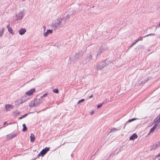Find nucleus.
<instances>
[{"instance_id":"nucleus-1","label":"nucleus","mask_w":160,"mask_h":160,"mask_svg":"<svg viewBox=\"0 0 160 160\" xmlns=\"http://www.w3.org/2000/svg\"><path fill=\"white\" fill-rule=\"evenodd\" d=\"M62 21L61 17H58L53 22L52 24L53 26L57 28H60L61 25Z\"/></svg>"},{"instance_id":"nucleus-2","label":"nucleus","mask_w":160,"mask_h":160,"mask_svg":"<svg viewBox=\"0 0 160 160\" xmlns=\"http://www.w3.org/2000/svg\"><path fill=\"white\" fill-rule=\"evenodd\" d=\"M50 150V148L49 147H46L43 149L38 154L37 158L40 156L43 157L44 155L46 153Z\"/></svg>"},{"instance_id":"nucleus-3","label":"nucleus","mask_w":160,"mask_h":160,"mask_svg":"<svg viewBox=\"0 0 160 160\" xmlns=\"http://www.w3.org/2000/svg\"><path fill=\"white\" fill-rule=\"evenodd\" d=\"M106 61H101V62L97 65L96 69L97 70H101L106 65Z\"/></svg>"},{"instance_id":"nucleus-4","label":"nucleus","mask_w":160,"mask_h":160,"mask_svg":"<svg viewBox=\"0 0 160 160\" xmlns=\"http://www.w3.org/2000/svg\"><path fill=\"white\" fill-rule=\"evenodd\" d=\"M23 12L22 11H19L16 15V20L17 21L21 20L23 17Z\"/></svg>"},{"instance_id":"nucleus-5","label":"nucleus","mask_w":160,"mask_h":160,"mask_svg":"<svg viewBox=\"0 0 160 160\" xmlns=\"http://www.w3.org/2000/svg\"><path fill=\"white\" fill-rule=\"evenodd\" d=\"M158 127V128H157V129H158L160 128V125L159 124H158V123H155L153 127L150 129L149 131V133L153 132L155 130V128Z\"/></svg>"},{"instance_id":"nucleus-6","label":"nucleus","mask_w":160,"mask_h":160,"mask_svg":"<svg viewBox=\"0 0 160 160\" xmlns=\"http://www.w3.org/2000/svg\"><path fill=\"white\" fill-rule=\"evenodd\" d=\"M52 33V29H48L46 32H43V35L44 37H47L50 34Z\"/></svg>"},{"instance_id":"nucleus-7","label":"nucleus","mask_w":160,"mask_h":160,"mask_svg":"<svg viewBox=\"0 0 160 160\" xmlns=\"http://www.w3.org/2000/svg\"><path fill=\"white\" fill-rule=\"evenodd\" d=\"M33 102H34L36 105V107H37L42 102V101L40 98L38 99L36 98L34 99L33 100Z\"/></svg>"},{"instance_id":"nucleus-8","label":"nucleus","mask_w":160,"mask_h":160,"mask_svg":"<svg viewBox=\"0 0 160 160\" xmlns=\"http://www.w3.org/2000/svg\"><path fill=\"white\" fill-rule=\"evenodd\" d=\"M35 91V88H32L30 89L29 90L26 92L25 94L26 95H27L28 96H30L33 94V92H34Z\"/></svg>"},{"instance_id":"nucleus-9","label":"nucleus","mask_w":160,"mask_h":160,"mask_svg":"<svg viewBox=\"0 0 160 160\" xmlns=\"http://www.w3.org/2000/svg\"><path fill=\"white\" fill-rule=\"evenodd\" d=\"M7 27L8 29V31L9 33L12 35H13L14 34V32L13 31L12 28L9 26V25H8Z\"/></svg>"},{"instance_id":"nucleus-10","label":"nucleus","mask_w":160,"mask_h":160,"mask_svg":"<svg viewBox=\"0 0 160 160\" xmlns=\"http://www.w3.org/2000/svg\"><path fill=\"white\" fill-rule=\"evenodd\" d=\"M17 134H10L7 135V138L8 139H11L17 136Z\"/></svg>"},{"instance_id":"nucleus-11","label":"nucleus","mask_w":160,"mask_h":160,"mask_svg":"<svg viewBox=\"0 0 160 160\" xmlns=\"http://www.w3.org/2000/svg\"><path fill=\"white\" fill-rule=\"evenodd\" d=\"M138 136L136 133L133 134L129 138L130 140H134L137 138Z\"/></svg>"},{"instance_id":"nucleus-12","label":"nucleus","mask_w":160,"mask_h":160,"mask_svg":"<svg viewBox=\"0 0 160 160\" xmlns=\"http://www.w3.org/2000/svg\"><path fill=\"white\" fill-rule=\"evenodd\" d=\"M5 109L7 111H10V109L12 108V106L9 104H6L5 105Z\"/></svg>"},{"instance_id":"nucleus-13","label":"nucleus","mask_w":160,"mask_h":160,"mask_svg":"<svg viewBox=\"0 0 160 160\" xmlns=\"http://www.w3.org/2000/svg\"><path fill=\"white\" fill-rule=\"evenodd\" d=\"M26 30L25 28H21L18 31L19 34L21 35H22L25 33L26 32Z\"/></svg>"},{"instance_id":"nucleus-14","label":"nucleus","mask_w":160,"mask_h":160,"mask_svg":"<svg viewBox=\"0 0 160 160\" xmlns=\"http://www.w3.org/2000/svg\"><path fill=\"white\" fill-rule=\"evenodd\" d=\"M13 114L14 117H16L19 114L20 112L18 110H16L15 111H13L12 112Z\"/></svg>"},{"instance_id":"nucleus-15","label":"nucleus","mask_w":160,"mask_h":160,"mask_svg":"<svg viewBox=\"0 0 160 160\" xmlns=\"http://www.w3.org/2000/svg\"><path fill=\"white\" fill-rule=\"evenodd\" d=\"M31 142H33L35 140V137L34 135L32 133H31L30 136Z\"/></svg>"},{"instance_id":"nucleus-16","label":"nucleus","mask_w":160,"mask_h":160,"mask_svg":"<svg viewBox=\"0 0 160 160\" xmlns=\"http://www.w3.org/2000/svg\"><path fill=\"white\" fill-rule=\"evenodd\" d=\"M29 106L30 108H32L33 107H36V105L34 103V102H33V101H31V102L29 104Z\"/></svg>"},{"instance_id":"nucleus-17","label":"nucleus","mask_w":160,"mask_h":160,"mask_svg":"<svg viewBox=\"0 0 160 160\" xmlns=\"http://www.w3.org/2000/svg\"><path fill=\"white\" fill-rule=\"evenodd\" d=\"M23 128L22 130V132H24L26 131L27 130V128L25 123L22 124Z\"/></svg>"},{"instance_id":"nucleus-18","label":"nucleus","mask_w":160,"mask_h":160,"mask_svg":"<svg viewBox=\"0 0 160 160\" xmlns=\"http://www.w3.org/2000/svg\"><path fill=\"white\" fill-rule=\"evenodd\" d=\"M118 130V129H117L116 128H113L110 129V131H109V133H110L112 132H115L116 131Z\"/></svg>"},{"instance_id":"nucleus-19","label":"nucleus","mask_w":160,"mask_h":160,"mask_svg":"<svg viewBox=\"0 0 160 160\" xmlns=\"http://www.w3.org/2000/svg\"><path fill=\"white\" fill-rule=\"evenodd\" d=\"M31 113L32 112H29L28 113H26L25 114H24V115H22L21 117H20L19 118V119H22V118H23L25 117H26L28 115L29 113Z\"/></svg>"},{"instance_id":"nucleus-20","label":"nucleus","mask_w":160,"mask_h":160,"mask_svg":"<svg viewBox=\"0 0 160 160\" xmlns=\"http://www.w3.org/2000/svg\"><path fill=\"white\" fill-rule=\"evenodd\" d=\"M155 146L154 148H157L160 145V141L156 142L155 143Z\"/></svg>"},{"instance_id":"nucleus-21","label":"nucleus","mask_w":160,"mask_h":160,"mask_svg":"<svg viewBox=\"0 0 160 160\" xmlns=\"http://www.w3.org/2000/svg\"><path fill=\"white\" fill-rule=\"evenodd\" d=\"M148 79L147 78H146L143 81H142L141 82V84H144L146 82H147L148 81Z\"/></svg>"},{"instance_id":"nucleus-22","label":"nucleus","mask_w":160,"mask_h":160,"mask_svg":"<svg viewBox=\"0 0 160 160\" xmlns=\"http://www.w3.org/2000/svg\"><path fill=\"white\" fill-rule=\"evenodd\" d=\"M137 119V118H132L131 119H130L128 120L127 122H132L134 120H136Z\"/></svg>"},{"instance_id":"nucleus-23","label":"nucleus","mask_w":160,"mask_h":160,"mask_svg":"<svg viewBox=\"0 0 160 160\" xmlns=\"http://www.w3.org/2000/svg\"><path fill=\"white\" fill-rule=\"evenodd\" d=\"M54 92L56 93H59V91L57 88H55L53 90Z\"/></svg>"},{"instance_id":"nucleus-24","label":"nucleus","mask_w":160,"mask_h":160,"mask_svg":"<svg viewBox=\"0 0 160 160\" xmlns=\"http://www.w3.org/2000/svg\"><path fill=\"white\" fill-rule=\"evenodd\" d=\"M84 100L85 99H82L78 101L77 103L79 104L82 102H83L84 101Z\"/></svg>"},{"instance_id":"nucleus-25","label":"nucleus","mask_w":160,"mask_h":160,"mask_svg":"<svg viewBox=\"0 0 160 160\" xmlns=\"http://www.w3.org/2000/svg\"><path fill=\"white\" fill-rule=\"evenodd\" d=\"M48 95V93H45L43 94V95L40 98L41 99L43 97H45L47 96Z\"/></svg>"},{"instance_id":"nucleus-26","label":"nucleus","mask_w":160,"mask_h":160,"mask_svg":"<svg viewBox=\"0 0 160 160\" xmlns=\"http://www.w3.org/2000/svg\"><path fill=\"white\" fill-rule=\"evenodd\" d=\"M160 119H158V118L157 117L154 120V122H158L159 120Z\"/></svg>"},{"instance_id":"nucleus-27","label":"nucleus","mask_w":160,"mask_h":160,"mask_svg":"<svg viewBox=\"0 0 160 160\" xmlns=\"http://www.w3.org/2000/svg\"><path fill=\"white\" fill-rule=\"evenodd\" d=\"M115 153V151L113 152L109 156V157L113 156Z\"/></svg>"},{"instance_id":"nucleus-28","label":"nucleus","mask_w":160,"mask_h":160,"mask_svg":"<svg viewBox=\"0 0 160 160\" xmlns=\"http://www.w3.org/2000/svg\"><path fill=\"white\" fill-rule=\"evenodd\" d=\"M108 101V99H105L103 102L102 103V104H104V103L107 102Z\"/></svg>"},{"instance_id":"nucleus-29","label":"nucleus","mask_w":160,"mask_h":160,"mask_svg":"<svg viewBox=\"0 0 160 160\" xmlns=\"http://www.w3.org/2000/svg\"><path fill=\"white\" fill-rule=\"evenodd\" d=\"M102 103L101 104H98L97 106V108H100L102 107Z\"/></svg>"},{"instance_id":"nucleus-30","label":"nucleus","mask_w":160,"mask_h":160,"mask_svg":"<svg viewBox=\"0 0 160 160\" xmlns=\"http://www.w3.org/2000/svg\"><path fill=\"white\" fill-rule=\"evenodd\" d=\"M3 29H2V30L0 31V36H1L3 34Z\"/></svg>"},{"instance_id":"nucleus-31","label":"nucleus","mask_w":160,"mask_h":160,"mask_svg":"<svg viewBox=\"0 0 160 160\" xmlns=\"http://www.w3.org/2000/svg\"><path fill=\"white\" fill-rule=\"evenodd\" d=\"M155 146V145L153 144L152 146V149L154 150L156 148H154Z\"/></svg>"},{"instance_id":"nucleus-32","label":"nucleus","mask_w":160,"mask_h":160,"mask_svg":"<svg viewBox=\"0 0 160 160\" xmlns=\"http://www.w3.org/2000/svg\"><path fill=\"white\" fill-rule=\"evenodd\" d=\"M6 123H7V122H3V124L4 125L3 127H5V126L4 125L6 124Z\"/></svg>"},{"instance_id":"nucleus-33","label":"nucleus","mask_w":160,"mask_h":160,"mask_svg":"<svg viewBox=\"0 0 160 160\" xmlns=\"http://www.w3.org/2000/svg\"><path fill=\"white\" fill-rule=\"evenodd\" d=\"M93 97V95H90L89 97V98H92V97Z\"/></svg>"},{"instance_id":"nucleus-34","label":"nucleus","mask_w":160,"mask_h":160,"mask_svg":"<svg viewBox=\"0 0 160 160\" xmlns=\"http://www.w3.org/2000/svg\"><path fill=\"white\" fill-rule=\"evenodd\" d=\"M155 160V158H154L152 157L150 158V160Z\"/></svg>"},{"instance_id":"nucleus-35","label":"nucleus","mask_w":160,"mask_h":160,"mask_svg":"<svg viewBox=\"0 0 160 160\" xmlns=\"http://www.w3.org/2000/svg\"><path fill=\"white\" fill-rule=\"evenodd\" d=\"M94 113V111H92L91 112H90V114L91 115H92V114H93V113Z\"/></svg>"},{"instance_id":"nucleus-36","label":"nucleus","mask_w":160,"mask_h":160,"mask_svg":"<svg viewBox=\"0 0 160 160\" xmlns=\"http://www.w3.org/2000/svg\"><path fill=\"white\" fill-rule=\"evenodd\" d=\"M157 157H160V152L157 155Z\"/></svg>"},{"instance_id":"nucleus-37","label":"nucleus","mask_w":160,"mask_h":160,"mask_svg":"<svg viewBox=\"0 0 160 160\" xmlns=\"http://www.w3.org/2000/svg\"><path fill=\"white\" fill-rule=\"evenodd\" d=\"M157 117L158 118V119H159L160 120V114H159L158 115V116Z\"/></svg>"},{"instance_id":"nucleus-38","label":"nucleus","mask_w":160,"mask_h":160,"mask_svg":"<svg viewBox=\"0 0 160 160\" xmlns=\"http://www.w3.org/2000/svg\"><path fill=\"white\" fill-rule=\"evenodd\" d=\"M126 123H125V125H124V126H123V128L124 129V128H125V126H126Z\"/></svg>"},{"instance_id":"nucleus-39","label":"nucleus","mask_w":160,"mask_h":160,"mask_svg":"<svg viewBox=\"0 0 160 160\" xmlns=\"http://www.w3.org/2000/svg\"><path fill=\"white\" fill-rule=\"evenodd\" d=\"M27 99H26V100H24V101H22V102H21V103H22V102H25V101H27Z\"/></svg>"},{"instance_id":"nucleus-40","label":"nucleus","mask_w":160,"mask_h":160,"mask_svg":"<svg viewBox=\"0 0 160 160\" xmlns=\"http://www.w3.org/2000/svg\"><path fill=\"white\" fill-rule=\"evenodd\" d=\"M158 158V157H157V156H155V158H155V159H156V158Z\"/></svg>"},{"instance_id":"nucleus-41","label":"nucleus","mask_w":160,"mask_h":160,"mask_svg":"<svg viewBox=\"0 0 160 160\" xmlns=\"http://www.w3.org/2000/svg\"><path fill=\"white\" fill-rule=\"evenodd\" d=\"M45 28H46L45 27V26H44V30H45Z\"/></svg>"},{"instance_id":"nucleus-42","label":"nucleus","mask_w":160,"mask_h":160,"mask_svg":"<svg viewBox=\"0 0 160 160\" xmlns=\"http://www.w3.org/2000/svg\"><path fill=\"white\" fill-rule=\"evenodd\" d=\"M159 26L160 27V23L159 24Z\"/></svg>"},{"instance_id":"nucleus-43","label":"nucleus","mask_w":160,"mask_h":160,"mask_svg":"<svg viewBox=\"0 0 160 160\" xmlns=\"http://www.w3.org/2000/svg\"><path fill=\"white\" fill-rule=\"evenodd\" d=\"M159 122H160V120L159 121Z\"/></svg>"}]
</instances>
